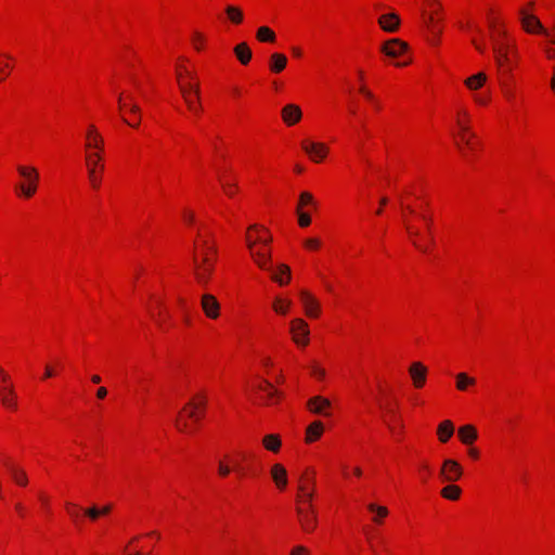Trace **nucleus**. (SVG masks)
I'll return each instance as SVG.
<instances>
[{
	"label": "nucleus",
	"instance_id": "f257e3e1",
	"mask_svg": "<svg viewBox=\"0 0 555 555\" xmlns=\"http://www.w3.org/2000/svg\"><path fill=\"white\" fill-rule=\"evenodd\" d=\"M487 25L496 78L514 80L515 74L522 63L517 38L508 29L500 12L490 11L487 15Z\"/></svg>",
	"mask_w": 555,
	"mask_h": 555
},
{
	"label": "nucleus",
	"instance_id": "f03ea898",
	"mask_svg": "<svg viewBox=\"0 0 555 555\" xmlns=\"http://www.w3.org/2000/svg\"><path fill=\"white\" fill-rule=\"evenodd\" d=\"M402 223L410 243L420 251L427 253L434 244L431 216L421 199L400 198Z\"/></svg>",
	"mask_w": 555,
	"mask_h": 555
},
{
	"label": "nucleus",
	"instance_id": "7ed1b4c3",
	"mask_svg": "<svg viewBox=\"0 0 555 555\" xmlns=\"http://www.w3.org/2000/svg\"><path fill=\"white\" fill-rule=\"evenodd\" d=\"M218 250L214 235L206 229L197 231L193 243V274L198 285L207 286L215 272Z\"/></svg>",
	"mask_w": 555,
	"mask_h": 555
},
{
	"label": "nucleus",
	"instance_id": "20e7f679",
	"mask_svg": "<svg viewBox=\"0 0 555 555\" xmlns=\"http://www.w3.org/2000/svg\"><path fill=\"white\" fill-rule=\"evenodd\" d=\"M175 78L190 117L198 119L203 112L199 82L194 66L186 56L176 60Z\"/></svg>",
	"mask_w": 555,
	"mask_h": 555
},
{
	"label": "nucleus",
	"instance_id": "39448f33",
	"mask_svg": "<svg viewBox=\"0 0 555 555\" xmlns=\"http://www.w3.org/2000/svg\"><path fill=\"white\" fill-rule=\"evenodd\" d=\"M272 241L270 230L258 223L246 229L245 244L253 262L262 271L272 269Z\"/></svg>",
	"mask_w": 555,
	"mask_h": 555
},
{
	"label": "nucleus",
	"instance_id": "423d86ee",
	"mask_svg": "<svg viewBox=\"0 0 555 555\" xmlns=\"http://www.w3.org/2000/svg\"><path fill=\"white\" fill-rule=\"evenodd\" d=\"M207 396L205 392L193 395L178 412L175 427L185 436H194L201 428L207 410Z\"/></svg>",
	"mask_w": 555,
	"mask_h": 555
},
{
	"label": "nucleus",
	"instance_id": "0eeeda50",
	"mask_svg": "<svg viewBox=\"0 0 555 555\" xmlns=\"http://www.w3.org/2000/svg\"><path fill=\"white\" fill-rule=\"evenodd\" d=\"M490 76L485 70H477L463 78V87L470 95L477 107H488L493 101L492 90L489 88Z\"/></svg>",
	"mask_w": 555,
	"mask_h": 555
},
{
	"label": "nucleus",
	"instance_id": "6e6552de",
	"mask_svg": "<svg viewBox=\"0 0 555 555\" xmlns=\"http://www.w3.org/2000/svg\"><path fill=\"white\" fill-rule=\"evenodd\" d=\"M139 95V87L131 81L120 91L118 96V108L122 120L132 128H138L141 122Z\"/></svg>",
	"mask_w": 555,
	"mask_h": 555
},
{
	"label": "nucleus",
	"instance_id": "1a4fd4ad",
	"mask_svg": "<svg viewBox=\"0 0 555 555\" xmlns=\"http://www.w3.org/2000/svg\"><path fill=\"white\" fill-rule=\"evenodd\" d=\"M16 173L17 180L13 188L15 196L22 201L31 199L38 193L40 185L38 168L28 164H18Z\"/></svg>",
	"mask_w": 555,
	"mask_h": 555
},
{
	"label": "nucleus",
	"instance_id": "9d476101",
	"mask_svg": "<svg viewBox=\"0 0 555 555\" xmlns=\"http://www.w3.org/2000/svg\"><path fill=\"white\" fill-rule=\"evenodd\" d=\"M247 389L255 395L264 406L278 405L284 398V395L278 387L264 377H255L247 384Z\"/></svg>",
	"mask_w": 555,
	"mask_h": 555
},
{
	"label": "nucleus",
	"instance_id": "9b49d317",
	"mask_svg": "<svg viewBox=\"0 0 555 555\" xmlns=\"http://www.w3.org/2000/svg\"><path fill=\"white\" fill-rule=\"evenodd\" d=\"M423 24L427 42L436 48L441 42L443 33V17L439 9H429L423 12Z\"/></svg>",
	"mask_w": 555,
	"mask_h": 555
},
{
	"label": "nucleus",
	"instance_id": "f8f14e48",
	"mask_svg": "<svg viewBox=\"0 0 555 555\" xmlns=\"http://www.w3.org/2000/svg\"><path fill=\"white\" fill-rule=\"evenodd\" d=\"M88 182L92 190L99 191L105 170V153L83 154Z\"/></svg>",
	"mask_w": 555,
	"mask_h": 555
},
{
	"label": "nucleus",
	"instance_id": "ddd939ff",
	"mask_svg": "<svg viewBox=\"0 0 555 555\" xmlns=\"http://www.w3.org/2000/svg\"><path fill=\"white\" fill-rule=\"evenodd\" d=\"M317 491V473L307 467L300 474L297 482L296 503H313Z\"/></svg>",
	"mask_w": 555,
	"mask_h": 555
},
{
	"label": "nucleus",
	"instance_id": "4468645a",
	"mask_svg": "<svg viewBox=\"0 0 555 555\" xmlns=\"http://www.w3.org/2000/svg\"><path fill=\"white\" fill-rule=\"evenodd\" d=\"M288 334L292 343L298 349H306L310 345L311 330L308 321L305 318H293L288 322Z\"/></svg>",
	"mask_w": 555,
	"mask_h": 555
},
{
	"label": "nucleus",
	"instance_id": "2eb2a0df",
	"mask_svg": "<svg viewBox=\"0 0 555 555\" xmlns=\"http://www.w3.org/2000/svg\"><path fill=\"white\" fill-rule=\"evenodd\" d=\"M379 51L386 57L392 60V64L396 67H405L410 64L409 60L400 61V59L404 57L408 53L409 44L399 38H391L384 41L380 44Z\"/></svg>",
	"mask_w": 555,
	"mask_h": 555
},
{
	"label": "nucleus",
	"instance_id": "dca6fc26",
	"mask_svg": "<svg viewBox=\"0 0 555 555\" xmlns=\"http://www.w3.org/2000/svg\"><path fill=\"white\" fill-rule=\"evenodd\" d=\"M297 296L302 313L307 319L319 320L322 317V301L313 292L308 288H300Z\"/></svg>",
	"mask_w": 555,
	"mask_h": 555
},
{
	"label": "nucleus",
	"instance_id": "f3484780",
	"mask_svg": "<svg viewBox=\"0 0 555 555\" xmlns=\"http://www.w3.org/2000/svg\"><path fill=\"white\" fill-rule=\"evenodd\" d=\"M456 145L462 156L469 160L480 150V143L473 129L454 132Z\"/></svg>",
	"mask_w": 555,
	"mask_h": 555
},
{
	"label": "nucleus",
	"instance_id": "a211bd4d",
	"mask_svg": "<svg viewBox=\"0 0 555 555\" xmlns=\"http://www.w3.org/2000/svg\"><path fill=\"white\" fill-rule=\"evenodd\" d=\"M517 20L521 29L529 35H542L544 31V26L530 4L518 10Z\"/></svg>",
	"mask_w": 555,
	"mask_h": 555
},
{
	"label": "nucleus",
	"instance_id": "6ab92c4d",
	"mask_svg": "<svg viewBox=\"0 0 555 555\" xmlns=\"http://www.w3.org/2000/svg\"><path fill=\"white\" fill-rule=\"evenodd\" d=\"M300 147L309 158L314 164H321L325 162L327 156L330 155V146L325 142L315 141L312 139H304L300 142Z\"/></svg>",
	"mask_w": 555,
	"mask_h": 555
},
{
	"label": "nucleus",
	"instance_id": "aec40b11",
	"mask_svg": "<svg viewBox=\"0 0 555 555\" xmlns=\"http://www.w3.org/2000/svg\"><path fill=\"white\" fill-rule=\"evenodd\" d=\"M105 153V140L99 128L90 124L83 135V154Z\"/></svg>",
	"mask_w": 555,
	"mask_h": 555
},
{
	"label": "nucleus",
	"instance_id": "412c9836",
	"mask_svg": "<svg viewBox=\"0 0 555 555\" xmlns=\"http://www.w3.org/2000/svg\"><path fill=\"white\" fill-rule=\"evenodd\" d=\"M298 521L306 533L313 532L318 527V513L313 503H296Z\"/></svg>",
	"mask_w": 555,
	"mask_h": 555
},
{
	"label": "nucleus",
	"instance_id": "4be33fe9",
	"mask_svg": "<svg viewBox=\"0 0 555 555\" xmlns=\"http://www.w3.org/2000/svg\"><path fill=\"white\" fill-rule=\"evenodd\" d=\"M464 475L462 464L454 459H444L439 467L438 477L443 483L457 482Z\"/></svg>",
	"mask_w": 555,
	"mask_h": 555
},
{
	"label": "nucleus",
	"instance_id": "5701e85b",
	"mask_svg": "<svg viewBox=\"0 0 555 555\" xmlns=\"http://www.w3.org/2000/svg\"><path fill=\"white\" fill-rule=\"evenodd\" d=\"M225 455L233 466L234 474L238 478L247 477L249 474V463L253 460L251 453L243 449H237Z\"/></svg>",
	"mask_w": 555,
	"mask_h": 555
},
{
	"label": "nucleus",
	"instance_id": "b1692460",
	"mask_svg": "<svg viewBox=\"0 0 555 555\" xmlns=\"http://www.w3.org/2000/svg\"><path fill=\"white\" fill-rule=\"evenodd\" d=\"M295 307L292 296L287 293L279 292L271 296L270 308L272 312L280 318L288 317Z\"/></svg>",
	"mask_w": 555,
	"mask_h": 555
},
{
	"label": "nucleus",
	"instance_id": "393cba45",
	"mask_svg": "<svg viewBox=\"0 0 555 555\" xmlns=\"http://www.w3.org/2000/svg\"><path fill=\"white\" fill-rule=\"evenodd\" d=\"M269 477L279 492H285L289 486V474L281 462H274L269 467Z\"/></svg>",
	"mask_w": 555,
	"mask_h": 555
},
{
	"label": "nucleus",
	"instance_id": "a878e982",
	"mask_svg": "<svg viewBox=\"0 0 555 555\" xmlns=\"http://www.w3.org/2000/svg\"><path fill=\"white\" fill-rule=\"evenodd\" d=\"M384 423L395 439L400 440L403 437L405 424L398 411L389 410L385 415Z\"/></svg>",
	"mask_w": 555,
	"mask_h": 555
},
{
	"label": "nucleus",
	"instance_id": "bb28decb",
	"mask_svg": "<svg viewBox=\"0 0 555 555\" xmlns=\"http://www.w3.org/2000/svg\"><path fill=\"white\" fill-rule=\"evenodd\" d=\"M201 308L208 320L215 321L221 315V304L212 294L205 293L201 296Z\"/></svg>",
	"mask_w": 555,
	"mask_h": 555
},
{
	"label": "nucleus",
	"instance_id": "cd10ccee",
	"mask_svg": "<svg viewBox=\"0 0 555 555\" xmlns=\"http://www.w3.org/2000/svg\"><path fill=\"white\" fill-rule=\"evenodd\" d=\"M412 386L415 389H422L427 383L428 367L421 361L412 362L408 367Z\"/></svg>",
	"mask_w": 555,
	"mask_h": 555
},
{
	"label": "nucleus",
	"instance_id": "c85d7f7f",
	"mask_svg": "<svg viewBox=\"0 0 555 555\" xmlns=\"http://www.w3.org/2000/svg\"><path fill=\"white\" fill-rule=\"evenodd\" d=\"M454 132L473 129L472 111L466 105H459L453 113Z\"/></svg>",
	"mask_w": 555,
	"mask_h": 555
},
{
	"label": "nucleus",
	"instance_id": "c756f323",
	"mask_svg": "<svg viewBox=\"0 0 555 555\" xmlns=\"http://www.w3.org/2000/svg\"><path fill=\"white\" fill-rule=\"evenodd\" d=\"M304 117L301 107L295 103H288L281 109V119L286 127L298 125Z\"/></svg>",
	"mask_w": 555,
	"mask_h": 555
},
{
	"label": "nucleus",
	"instance_id": "7c9ffc66",
	"mask_svg": "<svg viewBox=\"0 0 555 555\" xmlns=\"http://www.w3.org/2000/svg\"><path fill=\"white\" fill-rule=\"evenodd\" d=\"M307 409L313 414L322 415L325 417L332 415V402L323 396L311 397L307 401Z\"/></svg>",
	"mask_w": 555,
	"mask_h": 555
},
{
	"label": "nucleus",
	"instance_id": "2f4dec72",
	"mask_svg": "<svg viewBox=\"0 0 555 555\" xmlns=\"http://www.w3.org/2000/svg\"><path fill=\"white\" fill-rule=\"evenodd\" d=\"M144 309L149 318L156 324H160L163 313V298L157 294H152L144 304Z\"/></svg>",
	"mask_w": 555,
	"mask_h": 555
},
{
	"label": "nucleus",
	"instance_id": "473e14b6",
	"mask_svg": "<svg viewBox=\"0 0 555 555\" xmlns=\"http://www.w3.org/2000/svg\"><path fill=\"white\" fill-rule=\"evenodd\" d=\"M269 272L271 273L270 278L272 282L281 287L287 286L292 281V270L286 263H280L275 268L272 267Z\"/></svg>",
	"mask_w": 555,
	"mask_h": 555
},
{
	"label": "nucleus",
	"instance_id": "72a5a7b5",
	"mask_svg": "<svg viewBox=\"0 0 555 555\" xmlns=\"http://www.w3.org/2000/svg\"><path fill=\"white\" fill-rule=\"evenodd\" d=\"M0 403L10 412H16L18 410V395L15 385L0 390Z\"/></svg>",
	"mask_w": 555,
	"mask_h": 555
},
{
	"label": "nucleus",
	"instance_id": "f704fd0d",
	"mask_svg": "<svg viewBox=\"0 0 555 555\" xmlns=\"http://www.w3.org/2000/svg\"><path fill=\"white\" fill-rule=\"evenodd\" d=\"M261 447L264 451L279 454L283 448L282 436L278 433H268L261 437Z\"/></svg>",
	"mask_w": 555,
	"mask_h": 555
},
{
	"label": "nucleus",
	"instance_id": "c9c22d12",
	"mask_svg": "<svg viewBox=\"0 0 555 555\" xmlns=\"http://www.w3.org/2000/svg\"><path fill=\"white\" fill-rule=\"evenodd\" d=\"M377 23L384 31L396 33L400 27L401 20L396 12H386L379 15Z\"/></svg>",
	"mask_w": 555,
	"mask_h": 555
},
{
	"label": "nucleus",
	"instance_id": "e433bc0d",
	"mask_svg": "<svg viewBox=\"0 0 555 555\" xmlns=\"http://www.w3.org/2000/svg\"><path fill=\"white\" fill-rule=\"evenodd\" d=\"M325 431V426L322 421L315 420L311 422L305 429V443L312 444L319 441Z\"/></svg>",
	"mask_w": 555,
	"mask_h": 555
},
{
	"label": "nucleus",
	"instance_id": "4c0bfd02",
	"mask_svg": "<svg viewBox=\"0 0 555 555\" xmlns=\"http://www.w3.org/2000/svg\"><path fill=\"white\" fill-rule=\"evenodd\" d=\"M478 429L473 424H465L457 428V438L464 446H473L478 440Z\"/></svg>",
	"mask_w": 555,
	"mask_h": 555
},
{
	"label": "nucleus",
	"instance_id": "58836bf2",
	"mask_svg": "<svg viewBox=\"0 0 555 555\" xmlns=\"http://www.w3.org/2000/svg\"><path fill=\"white\" fill-rule=\"evenodd\" d=\"M366 509L371 515V521L376 526L384 525L385 520L389 516V509L387 506L379 505L371 502L366 505Z\"/></svg>",
	"mask_w": 555,
	"mask_h": 555
},
{
	"label": "nucleus",
	"instance_id": "ea45409f",
	"mask_svg": "<svg viewBox=\"0 0 555 555\" xmlns=\"http://www.w3.org/2000/svg\"><path fill=\"white\" fill-rule=\"evenodd\" d=\"M358 91L373 112L379 113L383 109L382 100L369 88L366 83H361Z\"/></svg>",
	"mask_w": 555,
	"mask_h": 555
},
{
	"label": "nucleus",
	"instance_id": "a19ab883",
	"mask_svg": "<svg viewBox=\"0 0 555 555\" xmlns=\"http://www.w3.org/2000/svg\"><path fill=\"white\" fill-rule=\"evenodd\" d=\"M318 209V201L309 191H302L297 201L296 210L305 212H313Z\"/></svg>",
	"mask_w": 555,
	"mask_h": 555
},
{
	"label": "nucleus",
	"instance_id": "79ce46f5",
	"mask_svg": "<svg viewBox=\"0 0 555 555\" xmlns=\"http://www.w3.org/2000/svg\"><path fill=\"white\" fill-rule=\"evenodd\" d=\"M454 433L455 426L451 420H443L438 424L436 429L437 439L442 444L448 443L453 437Z\"/></svg>",
	"mask_w": 555,
	"mask_h": 555
},
{
	"label": "nucleus",
	"instance_id": "37998d69",
	"mask_svg": "<svg viewBox=\"0 0 555 555\" xmlns=\"http://www.w3.org/2000/svg\"><path fill=\"white\" fill-rule=\"evenodd\" d=\"M15 66V57L8 52L0 53V85L5 81Z\"/></svg>",
	"mask_w": 555,
	"mask_h": 555
},
{
	"label": "nucleus",
	"instance_id": "c03bdc74",
	"mask_svg": "<svg viewBox=\"0 0 555 555\" xmlns=\"http://www.w3.org/2000/svg\"><path fill=\"white\" fill-rule=\"evenodd\" d=\"M233 53L242 66H247L253 59V51L249 44L245 41L235 44L233 48Z\"/></svg>",
	"mask_w": 555,
	"mask_h": 555
},
{
	"label": "nucleus",
	"instance_id": "a18cd8bd",
	"mask_svg": "<svg viewBox=\"0 0 555 555\" xmlns=\"http://www.w3.org/2000/svg\"><path fill=\"white\" fill-rule=\"evenodd\" d=\"M190 43L194 51L202 53L207 49L208 36L198 29H194L190 35Z\"/></svg>",
	"mask_w": 555,
	"mask_h": 555
},
{
	"label": "nucleus",
	"instance_id": "49530a36",
	"mask_svg": "<svg viewBox=\"0 0 555 555\" xmlns=\"http://www.w3.org/2000/svg\"><path fill=\"white\" fill-rule=\"evenodd\" d=\"M287 56L283 53L274 52L269 57V70L272 74L282 73L287 66Z\"/></svg>",
	"mask_w": 555,
	"mask_h": 555
},
{
	"label": "nucleus",
	"instance_id": "de8ad7c7",
	"mask_svg": "<svg viewBox=\"0 0 555 555\" xmlns=\"http://www.w3.org/2000/svg\"><path fill=\"white\" fill-rule=\"evenodd\" d=\"M476 385L477 379L465 372H460L455 375V388L461 392L468 391Z\"/></svg>",
	"mask_w": 555,
	"mask_h": 555
},
{
	"label": "nucleus",
	"instance_id": "09e8293b",
	"mask_svg": "<svg viewBox=\"0 0 555 555\" xmlns=\"http://www.w3.org/2000/svg\"><path fill=\"white\" fill-rule=\"evenodd\" d=\"M111 504L93 505L83 509V514L92 521H95L100 517L107 516L112 512Z\"/></svg>",
	"mask_w": 555,
	"mask_h": 555
},
{
	"label": "nucleus",
	"instance_id": "8fccbe9b",
	"mask_svg": "<svg viewBox=\"0 0 555 555\" xmlns=\"http://www.w3.org/2000/svg\"><path fill=\"white\" fill-rule=\"evenodd\" d=\"M462 493H463L462 488L460 486L455 485V482L447 483L440 490V495L444 500L452 501V502L459 501L462 496Z\"/></svg>",
	"mask_w": 555,
	"mask_h": 555
},
{
	"label": "nucleus",
	"instance_id": "3c124183",
	"mask_svg": "<svg viewBox=\"0 0 555 555\" xmlns=\"http://www.w3.org/2000/svg\"><path fill=\"white\" fill-rule=\"evenodd\" d=\"M309 374L314 380L320 383L325 382L327 378L326 367L320 361L317 360L310 362Z\"/></svg>",
	"mask_w": 555,
	"mask_h": 555
},
{
	"label": "nucleus",
	"instance_id": "603ef678",
	"mask_svg": "<svg viewBox=\"0 0 555 555\" xmlns=\"http://www.w3.org/2000/svg\"><path fill=\"white\" fill-rule=\"evenodd\" d=\"M223 14L225 16V20L233 25H240L244 21L243 11L235 5H227L223 10Z\"/></svg>",
	"mask_w": 555,
	"mask_h": 555
},
{
	"label": "nucleus",
	"instance_id": "864d4df0",
	"mask_svg": "<svg viewBox=\"0 0 555 555\" xmlns=\"http://www.w3.org/2000/svg\"><path fill=\"white\" fill-rule=\"evenodd\" d=\"M10 474L13 481L20 487H26L28 485V476L24 468L20 466L10 467Z\"/></svg>",
	"mask_w": 555,
	"mask_h": 555
},
{
	"label": "nucleus",
	"instance_id": "5fc2aeb1",
	"mask_svg": "<svg viewBox=\"0 0 555 555\" xmlns=\"http://www.w3.org/2000/svg\"><path fill=\"white\" fill-rule=\"evenodd\" d=\"M513 81L514 80L498 79V83L500 86L502 94L507 102H513L515 99V90L513 88Z\"/></svg>",
	"mask_w": 555,
	"mask_h": 555
},
{
	"label": "nucleus",
	"instance_id": "6e6d98bb",
	"mask_svg": "<svg viewBox=\"0 0 555 555\" xmlns=\"http://www.w3.org/2000/svg\"><path fill=\"white\" fill-rule=\"evenodd\" d=\"M256 38L260 42L272 43L275 41V33L268 26H261L257 29Z\"/></svg>",
	"mask_w": 555,
	"mask_h": 555
},
{
	"label": "nucleus",
	"instance_id": "4d7b16f0",
	"mask_svg": "<svg viewBox=\"0 0 555 555\" xmlns=\"http://www.w3.org/2000/svg\"><path fill=\"white\" fill-rule=\"evenodd\" d=\"M221 189L223 194L229 198H234L240 193V186L233 180L221 181Z\"/></svg>",
	"mask_w": 555,
	"mask_h": 555
},
{
	"label": "nucleus",
	"instance_id": "13d9d810",
	"mask_svg": "<svg viewBox=\"0 0 555 555\" xmlns=\"http://www.w3.org/2000/svg\"><path fill=\"white\" fill-rule=\"evenodd\" d=\"M217 473H218V476L221 478H227L230 476V474L234 473L233 466L227 455H224L218 462Z\"/></svg>",
	"mask_w": 555,
	"mask_h": 555
},
{
	"label": "nucleus",
	"instance_id": "bf43d9fd",
	"mask_svg": "<svg viewBox=\"0 0 555 555\" xmlns=\"http://www.w3.org/2000/svg\"><path fill=\"white\" fill-rule=\"evenodd\" d=\"M302 246L308 251H318L322 247V242L319 237H307L304 240Z\"/></svg>",
	"mask_w": 555,
	"mask_h": 555
},
{
	"label": "nucleus",
	"instance_id": "052dcab7",
	"mask_svg": "<svg viewBox=\"0 0 555 555\" xmlns=\"http://www.w3.org/2000/svg\"><path fill=\"white\" fill-rule=\"evenodd\" d=\"M296 215H297L298 225L300 228H308L311 224V222H312L311 214L296 210Z\"/></svg>",
	"mask_w": 555,
	"mask_h": 555
},
{
	"label": "nucleus",
	"instance_id": "680f3d73",
	"mask_svg": "<svg viewBox=\"0 0 555 555\" xmlns=\"http://www.w3.org/2000/svg\"><path fill=\"white\" fill-rule=\"evenodd\" d=\"M13 385L15 384L11 374L7 370L0 372V390L9 388Z\"/></svg>",
	"mask_w": 555,
	"mask_h": 555
},
{
	"label": "nucleus",
	"instance_id": "e2e57ef3",
	"mask_svg": "<svg viewBox=\"0 0 555 555\" xmlns=\"http://www.w3.org/2000/svg\"><path fill=\"white\" fill-rule=\"evenodd\" d=\"M375 553H376L375 546L373 545L372 541L370 539H367V546H364V545L358 546L356 548L353 555H370V554H375Z\"/></svg>",
	"mask_w": 555,
	"mask_h": 555
},
{
	"label": "nucleus",
	"instance_id": "0e129e2a",
	"mask_svg": "<svg viewBox=\"0 0 555 555\" xmlns=\"http://www.w3.org/2000/svg\"><path fill=\"white\" fill-rule=\"evenodd\" d=\"M65 511L74 521L79 518L81 513L80 507L75 503H66Z\"/></svg>",
	"mask_w": 555,
	"mask_h": 555
},
{
	"label": "nucleus",
	"instance_id": "69168bd1",
	"mask_svg": "<svg viewBox=\"0 0 555 555\" xmlns=\"http://www.w3.org/2000/svg\"><path fill=\"white\" fill-rule=\"evenodd\" d=\"M543 53L545 59L548 61H555V44L551 43L548 39H546L545 44L543 46Z\"/></svg>",
	"mask_w": 555,
	"mask_h": 555
},
{
	"label": "nucleus",
	"instance_id": "338daca9",
	"mask_svg": "<svg viewBox=\"0 0 555 555\" xmlns=\"http://www.w3.org/2000/svg\"><path fill=\"white\" fill-rule=\"evenodd\" d=\"M139 540V537H134L130 540V542L125 547V553L127 555H141L142 552L134 547V543Z\"/></svg>",
	"mask_w": 555,
	"mask_h": 555
},
{
	"label": "nucleus",
	"instance_id": "774afa93",
	"mask_svg": "<svg viewBox=\"0 0 555 555\" xmlns=\"http://www.w3.org/2000/svg\"><path fill=\"white\" fill-rule=\"evenodd\" d=\"M288 555H311V551L304 545H295L291 548Z\"/></svg>",
	"mask_w": 555,
	"mask_h": 555
}]
</instances>
